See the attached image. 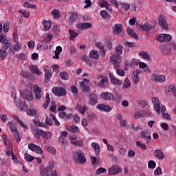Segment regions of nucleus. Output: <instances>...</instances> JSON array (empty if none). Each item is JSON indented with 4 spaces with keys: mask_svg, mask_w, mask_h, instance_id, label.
I'll use <instances>...</instances> for the list:
<instances>
[{
    "mask_svg": "<svg viewBox=\"0 0 176 176\" xmlns=\"http://www.w3.org/2000/svg\"><path fill=\"white\" fill-rule=\"evenodd\" d=\"M100 16L102 19H107V17H108V12L105 10H102L100 11Z\"/></svg>",
    "mask_w": 176,
    "mask_h": 176,
    "instance_id": "obj_62",
    "label": "nucleus"
},
{
    "mask_svg": "<svg viewBox=\"0 0 176 176\" xmlns=\"http://www.w3.org/2000/svg\"><path fill=\"white\" fill-rule=\"evenodd\" d=\"M73 159L74 162H78L81 164H85L87 162L86 155H85V153L82 150L75 151L73 154Z\"/></svg>",
    "mask_w": 176,
    "mask_h": 176,
    "instance_id": "obj_1",
    "label": "nucleus"
},
{
    "mask_svg": "<svg viewBox=\"0 0 176 176\" xmlns=\"http://www.w3.org/2000/svg\"><path fill=\"white\" fill-rule=\"evenodd\" d=\"M28 148L30 149V151H33L34 152H36V153H38L40 155L43 154V150L41 148V146H36V144H29Z\"/></svg>",
    "mask_w": 176,
    "mask_h": 176,
    "instance_id": "obj_10",
    "label": "nucleus"
},
{
    "mask_svg": "<svg viewBox=\"0 0 176 176\" xmlns=\"http://www.w3.org/2000/svg\"><path fill=\"white\" fill-rule=\"evenodd\" d=\"M163 38H164V34L155 35V39L157 42H164Z\"/></svg>",
    "mask_w": 176,
    "mask_h": 176,
    "instance_id": "obj_47",
    "label": "nucleus"
},
{
    "mask_svg": "<svg viewBox=\"0 0 176 176\" xmlns=\"http://www.w3.org/2000/svg\"><path fill=\"white\" fill-rule=\"evenodd\" d=\"M33 134L36 138H38V140H40L41 135H43V131L42 129H34L33 131Z\"/></svg>",
    "mask_w": 176,
    "mask_h": 176,
    "instance_id": "obj_28",
    "label": "nucleus"
},
{
    "mask_svg": "<svg viewBox=\"0 0 176 176\" xmlns=\"http://www.w3.org/2000/svg\"><path fill=\"white\" fill-rule=\"evenodd\" d=\"M89 57L91 58H94L95 60H98V58H100V55L98 54V53H97V51L92 50L89 53Z\"/></svg>",
    "mask_w": 176,
    "mask_h": 176,
    "instance_id": "obj_33",
    "label": "nucleus"
},
{
    "mask_svg": "<svg viewBox=\"0 0 176 176\" xmlns=\"http://www.w3.org/2000/svg\"><path fill=\"white\" fill-rule=\"evenodd\" d=\"M96 108L97 109H99V111H102L103 112H111V111H112V108H111L109 105L102 103L98 104Z\"/></svg>",
    "mask_w": 176,
    "mask_h": 176,
    "instance_id": "obj_17",
    "label": "nucleus"
},
{
    "mask_svg": "<svg viewBox=\"0 0 176 176\" xmlns=\"http://www.w3.org/2000/svg\"><path fill=\"white\" fill-rule=\"evenodd\" d=\"M0 42L2 43V45H4L2 46V49H9V47L12 46V43L10 42L7 38H0Z\"/></svg>",
    "mask_w": 176,
    "mask_h": 176,
    "instance_id": "obj_21",
    "label": "nucleus"
},
{
    "mask_svg": "<svg viewBox=\"0 0 176 176\" xmlns=\"http://www.w3.org/2000/svg\"><path fill=\"white\" fill-rule=\"evenodd\" d=\"M152 80L154 82H158V83H163L164 82H166V76L163 75L157 76L154 74L152 76Z\"/></svg>",
    "mask_w": 176,
    "mask_h": 176,
    "instance_id": "obj_18",
    "label": "nucleus"
},
{
    "mask_svg": "<svg viewBox=\"0 0 176 176\" xmlns=\"http://www.w3.org/2000/svg\"><path fill=\"white\" fill-rule=\"evenodd\" d=\"M126 32L128 35H130L134 39H139L138 34H137V33H135V32H134L133 29L128 28Z\"/></svg>",
    "mask_w": 176,
    "mask_h": 176,
    "instance_id": "obj_27",
    "label": "nucleus"
},
{
    "mask_svg": "<svg viewBox=\"0 0 176 176\" xmlns=\"http://www.w3.org/2000/svg\"><path fill=\"white\" fill-rule=\"evenodd\" d=\"M42 137H43V138H45L46 140H49L52 138V133L43 131Z\"/></svg>",
    "mask_w": 176,
    "mask_h": 176,
    "instance_id": "obj_44",
    "label": "nucleus"
},
{
    "mask_svg": "<svg viewBox=\"0 0 176 176\" xmlns=\"http://www.w3.org/2000/svg\"><path fill=\"white\" fill-rule=\"evenodd\" d=\"M123 31V26L122 24H116L114 27V30L113 31V34L115 35H118V36H122V32Z\"/></svg>",
    "mask_w": 176,
    "mask_h": 176,
    "instance_id": "obj_16",
    "label": "nucleus"
},
{
    "mask_svg": "<svg viewBox=\"0 0 176 176\" xmlns=\"http://www.w3.org/2000/svg\"><path fill=\"white\" fill-rule=\"evenodd\" d=\"M96 46H97V47H98L101 52H102L103 53V56H105V53L107 52V50L105 49V47H104V45H102V43H96Z\"/></svg>",
    "mask_w": 176,
    "mask_h": 176,
    "instance_id": "obj_36",
    "label": "nucleus"
},
{
    "mask_svg": "<svg viewBox=\"0 0 176 176\" xmlns=\"http://www.w3.org/2000/svg\"><path fill=\"white\" fill-rule=\"evenodd\" d=\"M41 88H39V86H34V93L35 98H36L37 100H41V98H42V94H41Z\"/></svg>",
    "mask_w": 176,
    "mask_h": 176,
    "instance_id": "obj_22",
    "label": "nucleus"
},
{
    "mask_svg": "<svg viewBox=\"0 0 176 176\" xmlns=\"http://www.w3.org/2000/svg\"><path fill=\"white\" fill-rule=\"evenodd\" d=\"M109 79L113 85H115L116 86H122L123 85V82L116 78L113 76L112 73H109Z\"/></svg>",
    "mask_w": 176,
    "mask_h": 176,
    "instance_id": "obj_13",
    "label": "nucleus"
},
{
    "mask_svg": "<svg viewBox=\"0 0 176 176\" xmlns=\"http://www.w3.org/2000/svg\"><path fill=\"white\" fill-rule=\"evenodd\" d=\"M94 151L96 153V156L100 155V152H101V148L100 147V144H97L96 146L94 147Z\"/></svg>",
    "mask_w": 176,
    "mask_h": 176,
    "instance_id": "obj_54",
    "label": "nucleus"
},
{
    "mask_svg": "<svg viewBox=\"0 0 176 176\" xmlns=\"http://www.w3.org/2000/svg\"><path fill=\"white\" fill-rule=\"evenodd\" d=\"M26 112L28 115H31L32 116H35L38 113V112L36 111V110H35V109H27Z\"/></svg>",
    "mask_w": 176,
    "mask_h": 176,
    "instance_id": "obj_43",
    "label": "nucleus"
},
{
    "mask_svg": "<svg viewBox=\"0 0 176 176\" xmlns=\"http://www.w3.org/2000/svg\"><path fill=\"white\" fill-rule=\"evenodd\" d=\"M140 31L149 32L151 30H155V25L151 24L139 25Z\"/></svg>",
    "mask_w": 176,
    "mask_h": 176,
    "instance_id": "obj_14",
    "label": "nucleus"
},
{
    "mask_svg": "<svg viewBox=\"0 0 176 176\" xmlns=\"http://www.w3.org/2000/svg\"><path fill=\"white\" fill-rule=\"evenodd\" d=\"M19 108L20 111H25L27 109V104H25V102H19Z\"/></svg>",
    "mask_w": 176,
    "mask_h": 176,
    "instance_id": "obj_49",
    "label": "nucleus"
},
{
    "mask_svg": "<svg viewBox=\"0 0 176 176\" xmlns=\"http://www.w3.org/2000/svg\"><path fill=\"white\" fill-rule=\"evenodd\" d=\"M72 133H79V127L78 126H72Z\"/></svg>",
    "mask_w": 176,
    "mask_h": 176,
    "instance_id": "obj_61",
    "label": "nucleus"
},
{
    "mask_svg": "<svg viewBox=\"0 0 176 176\" xmlns=\"http://www.w3.org/2000/svg\"><path fill=\"white\" fill-rule=\"evenodd\" d=\"M52 93L54 96L57 97H64V96H67V91L65 89L61 87H56L52 88Z\"/></svg>",
    "mask_w": 176,
    "mask_h": 176,
    "instance_id": "obj_2",
    "label": "nucleus"
},
{
    "mask_svg": "<svg viewBox=\"0 0 176 176\" xmlns=\"http://www.w3.org/2000/svg\"><path fill=\"white\" fill-rule=\"evenodd\" d=\"M6 50H8V49L1 48L0 50V58H1V60H5V58H6V56H8V52H6Z\"/></svg>",
    "mask_w": 176,
    "mask_h": 176,
    "instance_id": "obj_32",
    "label": "nucleus"
},
{
    "mask_svg": "<svg viewBox=\"0 0 176 176\" xmlns=\"http://www.w3.org/2000/svg\"><path fill=\"white\" fill-rule=\"evenodd\" d=\"M156 167V162L153 160H150L148 162V168H155Z\"/></svg>",
    "mask_w": 176,
    "mask_h": 176,
    "instance_id": "obj_56",
    "label": "nucleus"
},
{
    "mask_svg": "<svg viewBox=\"0 0 176 176\" xmlns=\"http://www.w3.org/2000/svg\"><path fill=\"white\" fill-rule=\"evenodd\" d=\"M54 166H56V164H54V162L53 160L50 161L47 166H46V169L47 171H52L53 168H54Z\"/></svg>",
    "mask_w": 176,
    "mask_h": 176,
    "instance_id": "obj_38",
    "label": "nucleus"
},
{
    "mask_svg": "<svg viewBox=\"0 0 176 176\" xmlns=\"http://www.w3.org/2000/svg\"><path fill=\"white\" fill-rule=\"evenodd\" d=\"M119 173H122V168L119 165H114L109 169V175H116Z\"/></svg>",
    "mask_w": 176,
    "mask_h": 176,
    "instance_id": "obj_6",
    "label": "nucleus"
},
{
    "mask_svg": "<svg viewBox=\"0 0 176 176\" xmlns=\"http://www.w3.org/2000/svg\"><path fill=\"white\" fill-rule=\"evenodd\" d=\"M34 159H35L34 156L30 155V154H25V160H26V162H32Z\"/></svg>",
    "mask_w": 176,
    "mask_h": 176,
    "instance_id": "obj_50",
    "label": "nucleus"
},
{
    "mask_svg": "<svg viewBox=\"0 0 176 176\" xmlns=\"http://www.w3.org/2000/svg\"><path fill=\"white\" fill-rule=\"evenodd\" d=\"M102 173H107V170L105 168L100 167L96 170V174L100 175V174H102Z\"/></svg>",
    "mask_w": 176,
    "mask_h": 176,
    "instance_id": "obj_52",
    "label": "nucleus"
},
{
    "mask_svg": "<svg viewBox=\"0 0 176 176\" xmlns=\"http://www.w3.org/2000/svg\"><path fill=\"white\" fill-rule=\"evenodd\" d=\"M121 6L124 10L127 11L130 9V4L126 3H122Z\"/></svg>",
    "mask_w": 176,
    "mask_h": 176,
    "instance_id": "obj_58",
    "label": "nucleus"
},
{
    "mask_svg": "<svg viewBox=\"0 0 176 176\" xmlns=\"http://www.w3.org/2000/svg\"><path fill=\"white\" fill-rule=\"evenodd\" d=\"M173 39V36L170 34H164L163 41L164 42H170Z\"/></svg>",
    "mask_w": 176,
    "mask_h": 176,
    "instance_id": "obj_46",
    "label": "nucleus"
},
{
    "mask_svg": "<svg viewBox=\"0 0 176 176\" xmlns=\"http://www.w3.org/2000/svg\"><path fill=\"white\" fill-rule=\"evenodd\" d=\"M92 25L90 23H81L77 24L78 30H86L88 28H91Z\"/></svg>",
    "mask_w": 176,
    "mask_h": 176,
    "instance_id": "obj_20",
    "label": "nucleus"
},
{
    "mask_svg": "<svg viewBox=\"0 0 176 176\" xmlns=\"http://www.w3.org/2000/svg\"><path fill=\"white\" fill-rule=\"evenodd\" d=\"M123 53V45L118 44L116 47V54L120 56Z\"/></svg>",
    "mask_w": 176,
    "mask_h": 176,
    "instance_id": "obj_29",
    "label": "nucleus"
},
{
    "mask_svg": "<svg viewBox=\"0 0 176 176\" xmlns=\"http://www.w3.org/2000/svg\"><path fill=\"white\" fill-rule=\"evenodd\" d=\"M124 45L127 46V47H135L137 46V43H135V42L126 41L124 43Z\"/></svg>",
    "mask_w": 176,
    "mask_h": 176,
    "instance_id": "obj_48",
    "label": "nucleus"
},
{
    "mask_svg": "<svg viewBox=\"0 0 176 176\" xmlns=\"http://www.w3.org/2000/svg\"><path fill=\"white\" fill-rule=\"evenodd\" d=\"M19 13H21V14H23V16L26 18L30 17V12L28 11H23V10H19Z\"/></svg>",
    "mask_w": 176,
    "mask_h": 176,
    "instance_id": "obj_63",
    "label": "nucleus"
},
{
    "mask_svg": "<svg viewBox=\"0 0 176 176\" xmlns=\"http://www.w3.org/2000/svg\"><path fill=\"white\" fill-rule=\"evenodd\" d=\"M140 137L144 140H146V144H149L151 142V139L152 137L151 136V133L148 131H142L140 132Z\"/></svg>",
    "mask_w": 176,
    "mask_h": 176,
    "instance_id": "obj_12",
    "label": "nucleus"
},
{
    "mask_svg": "<svg viewBox=\"0 0 176 176\" xmlns=\"http://www.w3.org/2000/svg\"><path fill=\"white\" fill-rule=\"evenodd\" d=\"M45 124L49 126H53V122L52 120V118H49L48 116H47L45 118Z\"/></svg>",
    "mask_w": 176,
    "mask_h": 176,
    "instance_id": "obj_55",
    "label": "nucleus"
},
{
    "mask_svg": "<svg viewBox=\"0 0 176 176\" xmlns=\"http://www.w3.org/2000/svg\"><path fill=\"white\" fill-rule=\"evenodd\" d=\"M110 60L111 63L120 61V55H118V54H113L112 56L110 57Z\"/></svg>",
    "mask_w": 176,
    "mask_h": 176,
    "instance_id": "obj_31",
    "label": "nucleus"
},
{
    "mask_svg": "<svg viewBox=\"0 0 176 176\" xmlns=\"http://www.w3.org/2000/svg\"><path fill=\"white\" fill-rule=\"evenodd\" d=\"M108 85V78H103L100 80L99 82L96 84V86L98 87H105V86H107Z\"/></svg>",
    "mask_w": 176,
    "mask_h": 176,
    "instance_id": "obj_24",
    "label": "nucleus"
},
{
    "mask_svg": "<svg viewBox=\"0 0 176 176\" xmlns=\"http://www.w3.org/2000/svg\"><path fill=\"white\" fill-rule=\"evenodd\" d=\"M141 72H142L140 69H136L133 72L132 80L135 85H138V83H140V77H138V76L140 74H141Z\"/></svg>",
    "mask_w": 176,
    "mask_h": 176,
    "instance_id": "obj_11",
    "label": "nucleus"
},
{
    "mask_svg": "<svg viewBox=\"0 0 176 176\" xmlns=\"http://www.w3.org/2000/svg\"><path fill=\"white\" fill-rule=\"evenodd\" d=\"M158 24L163 30H168V23H167L166 17L164 15H160L158 16Z\"/></svg>",
    "mask_w": 176,
    "mask_h": 176,
    "instance_id": "obj_3",
    "label": "nucleus"
},
{
    "mask_svg": "<svg viewBox=\"0 0 176 176\" xmlns=\"http://www.w3.org/2000/svg\"><path fill=\"white\" fill-rule=\"evenodd\" d=\"M78 20V12H72L70 15V21L74 23Z\"/></svg>",
    "mask_w": 176,
    "mask_h": 176,
    "instance_id": "obj_40",
    "label": "nucleus"
},
{
    "mask_svg": "<svg viewBox=\"0 0 176 176\" xmlns=\"http://www.w3.org/2000/svg\"><path fill=\"white\" fill-rule=\"evenodd\" d=\"M139 56H140V57L142 58H144V60H147L148 61L151 60V56L149 54H148V52H141L139 53Z\"/></svg>",
    "mask_w": 176,
    "mask_h": 176,
    "instance_id": "obj_30",
    "label": "nucleus"
},
{
    "mask_svg": "<svg viewBox=\"0 0 176 176\" xmlns=\"http://www.w3.org/2000/svg\"><path fill=\"white\" fill-rule=\"evenodd\" d=\"M21 94L25 100H28V101H32L34 100V94L31 90L27 89L26 91H23Z\"/></svg>",
    "mask_w": 176,
    "mask_h": 176,
    "instance_id": "obj_5",
    "label": "nucleus"
},
{
    "mask_svg": "<svg viewBox=\"0 0 176 176\" xmlns=\"http://www.w3.org/2000/svg\"><path fill=\"white\" fill-rule=\"evenodd\" d=\"M154 156L155 157H157V159H160V160H163L164 157H166V155H164V153H163V151L161 149H157L154 151Z\"/></svg>",
    "mask_w": 176,
    "mask_h": 176,
    "instance_id": "obj_19",
    "label": "nucleus"
},
{
    "mask_svg": "<svg viewBox=\"0 0 176 176\" xmlns=\"http://www.w3.org/2000/svg\"><path fill=\"white\" fill-rule=\"evenodd\" d=\"M142 113H143L142 111H139L138 112H135L134 114V117L136 119H140V118H143Z\"/></svg>",
    "mask_w": 176,
    "mask_h": 176,
    "instance_id": "obj_53",
    "label": "nucleus"
},
{
    "mask_svg": "<svg viewBox=\"0 0 176 176\" xmlns=\"http://www.w3.org/2000/svg\"><path fill=\"white\" fill-rule=\"evenodd\" d=\"M59 76L60 79H63V80H68V79H69V75H68V73L66 72H61Z\"/></svg>",
    "mask_w": 176,
    "mask_h": 176,
    "instance_id": "obj_34",
    "label": "nucleus"
},
{
    "mask_svg": "<svg viewBox=\"0 0 176 176\" xmlns=\"http://www.w3.org/2000/svg\"><path fill=\"white\" fill-rule=\"evenodd\" d=\"M151 101L154 105V110L157 113H160V100L156 98H152Z\"/></svg>",
    "mask_w": 176,
    "mask_h": 176,
    "instance_id": "obj_15",
    "label": "nucleus"
},
{
    "mask_svg": "<svg viewBox=\"0 0 176 176\" xmlns=\"http://www.w3.org/2000/svg\"><path fill=\"white\" fill-rule=\"evenodd\" d=\"M49 104H50V97L49 96V93H47L45 94V103L43 104L45 109L49 107Z\"/></svg>",
    "mask_w": 176,
    "mask_h": 176,
    "instance_id": "obj_37",
    "label": "nucleus"
},
{
    "mask_svg": "<svg viewBox=\"0 0 176 176\" xmlns=\"http://www.w3.org/2000/svg\"><path fill=\"white\" fill-rule=\"evenodd\" d=\"M69 34L71 36L69 37V41H74L78 35H79L78 33H76L74 30H69Z\"/></svg>",
    "mask_w": 176,
    "mask_h": 176,
    "instance_id": "obj_42",
    "label": "nucleus"
},
{
    "mask_svg": "<svg viewBox=\"0 0 176 176\" xmlns=\"http://www.w3.org/2000/svg\"><path fill=\"white\" fill-rule=\"evenodd\" d=\"M131 83L130 82V80H129V78H125L124 83H123V88L124 89H128V87H130V85Z\"/></svg>",
    "mask_w": 176,
    "mask_h": 176,
    "instance_id": "obj_45",
    "label": "nucleus"
},
{
    "mask_svg": "<svg viewBox=\"0 0 176 176\" xmlns=\"http://www.w3.org/2000/svg\"><path fill=\"white\" fill-rule=\"evenodd\" d=\"M58 142L62 145H65L67 144V139L64 138L63 136L59 137Z\"/></svg>",
    "mask_w": 176,
    "mask_h": 176,
    "instance_id": "obj_57",
    "label": "nucleus"
},
{
    "mask_svg": "<svg viewBox=\"0 0 176 176\" xmlns=\"http://www.w3.org/2000/svg\"><path fill=\"white\" fill-rule=\"evenodd\" d=\"M79 83L81 87H82V91H84L85 93H89L90 91V86L85 84V81L80 82Z\"/></svg>",
    "mask_w": 176,
    "mask_h": 176,
    "instance_id": "obj_25",
    "label": "nucleus"
},
{
    "mask_svg": "<svg viewBox=\"0 0 176 176\" xmlns=\"http://www.w3.org/2000/svg\"><path fill=\"white\" fill-rule=\"evenodd\" d=\"M101 98L107 101H115V96L109 92H103L100 94Z\"/></svg>",
    "mask_w": 176,
    "mask_h": 176,
    "instance_id": "obj_7",
    "label": "nucleus"
},
{
    "mask_svg": "<svg viewBox=\"0 0 176 176\" xmlns=\"http://www.w3.org/2000/svg\"><path fill=\"white\" fill-rule=\"evenodd\" d=\"M51 14L54 16L55 19H60V11L57 9H54L51 12Z\"/></svg>",
    "mask_w": 176,
    "mask_h": 176,
    "instance_id": "obj_41",
    "label": "nucleus"
},
{
    "mask_svg": "<svg viewBox=\"0 0 176 176\" xmlns=\"http://www.w3.org/2000/svg\"><path fill=\"white\" fill-rule=\"evenodd\" d=\"M40 175L41 176H49V170L45 167L40 168Z\"/></svg>",
    "mask_w": 176,
    "mask_h": 176,
    "instance_id": "obj_35",
    "label": "nucleus"
},
{
    "mask_svg": "<svg viewBox=\"0 0 176 176\" xmlns=\"http://www.w3.org/2000/svg\"><path fill=\"white\" fill-rule=\"evenodd\" d=\"M28 148L30 149V151H33L34 152H36V153H38L40 155L43 154V150L41 148V146H36V144H29Z\"/></svg>",
    "mask_w": 176,
    "mask_h": 176,
    "instance_id": "obj_9",
    "label": "nucleus"
},
{
    "mask_svg": "<svg viewBox=\"0 0 176 176\" xmlns=\"http://www.w3.org/2000/svg\"><path fill=\"white\" fill-rule=\"evenodd\" d=\"M136 145L138 146H139V148L144 149V151H146V146L145 144H142L140 141H137Z\"/></svg>",
    "mask_w": 176,
    "mask_h": 176,
    "instance_id": "obj_51",
    "label": "nucleus"
},
{
    "mask_svg": "<svg viewBox=\"0 0 176 176\" xmlns=\"http://www.w3.org/2000/svg\"><path fill=\"white\" fill-rule=\"evenodd\" d=\"M44 71H45V81L46 82V83H47V82L50 80V78H52L53 73L52 72V68H50L48 66H45L44 67Z\"/></svg>",
    "mask_w": 176,
    "mask_h": 176,
    "instance_id": "obj_8",
    "label": "nucleus"
},
{
    "mask_svg": "<svg viewBox=\"0 0 176 176\" xmlns=\"http://www.w3.org/2000/svg\"><path fill=\"white\" fill-rule=\"evenodd\" d=\"M118 75H120V76H124L125 73H124V70L122 69H118L116 71Z\"/></svg>",
    "mask_w": 176,
    "mask_h": 176,
    "instance_id": "obj_64",
    "label": "nucleus"
},
{
    "mask_svg": "<svg viewBox=\"0 0 176 176\" xmlns=\"http://www.w3.org/2000/svg\"><path fill=\"white\" fill-rule=\"evenodd\" d=\"M43 25H44V30L45 31H49L52 27V22L50 21H44L43 22Z\"/></svg>",
    "mask_w": 176,
    "mask_h": 176,
    "instance_id": "obj_39",
    "label": "nucleus"
},
{
    "mask_svg": "<svg viewBox=\"0 0 176 176\" xmlns=\"http://www.w3.org/2000/svg\"><path fill=\"white\" fill-rule=\"evenodd\" d=\"M53 38V36H52V34H48L47 36V37L43 38V42H45L46 43H47V42H50V41H52V38Z\"/></svg>",
    "mask_w": 176,
    "mask_h": 176,
    "instance_id": "obj_60",
    "label": "nucleus"
},
{
    "mask_svg": "<svg viewBox=\"0 0 176 176\" xmlns=\"http://www.w3.org/2000/svg\"><path fill=\"white\" fill-rule=\"evenodd\" d=\"M89 105L91 107H94L98 102V97L97 95L92 92L89 94Z\"/></svg>",
    "mask_w": 176,
    "mask_h": 176,
    "instance_id": "obj_4",
    "label": "nucleus"
},
{
    "mask_svg": "<svg viewBox=\"0 0 176 176\" xmlns=\"http://www.w3.org/2000/svg\"><path fill=\"white\" fill-rule=\"evenodd\" d=\"M9 28H10L9 23H6L3 24V32H6V33L8 32V31H9Z\"/></svg>",
    "mask_w": 176,
    "mask_h": 176,
    "instance_id": "obj_59",
    "label": "nucleus"
},
{
    "mask_svg": "<svg viewBox=\"0 0 176 176\" xmlns=\"http://www.w3.org/2000/svg\"><path fill=\"white\" fill-rule=\"evenodd\" d=\"M30 71L32 74H35L36 75L38 76L42 75V72L39 71V69H38V67L35 66V65H32L30 67Z\"/></svg>",
    "mask_w": 176,
    "mask_h": 176,
    "instance_id": "obj_23",
    "label": "nucleus"
},
{
    "mask_svg": "<svg viewBox=\"0 0 176 176\" xmlns=\"http://www.w3.org/2000/svg\"><path fill=\"white\" fill-rule=\"evenodd\" d=\"M23 49V47L21 45L17 43L15 45H12V47L10 48V52H19V50H21Z\"/></svg>",
    "mask_w": 176,
    "mask_h": 176,
    "instance_id": "obj_26",
    "label": "nucleus"
}]
</instances>
